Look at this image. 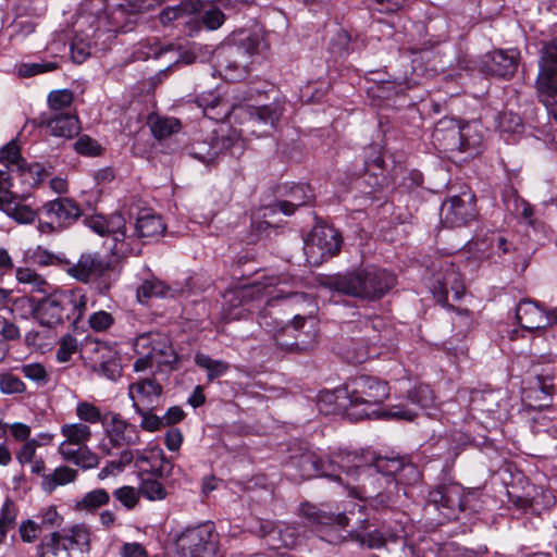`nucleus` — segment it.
I'll return each mask as SVG.
<instances>
[{
  "label": "nucleus",
  "instance_id": "0eeeda50",
  "mask_svg": "<svg viewBox=\"0 0 557 557\" xmlns=\"http://www.w3.org/2000/svg\"><path fill=\"white\" fill-rule=\"evenodd\" d=\"M467 497L457 483L441 484L429 493L424 505V516L430 524L438 525L458 518L465 511Z\"/></svg>",
  "mask_w": 557,
  "mask_h": 557
},
{
  "label": "nucleus",
  "instance_id": "6e6d98bb",
  "mask_svg": "<svg viewBox=\"0 0 557 557\" xmlns=\"http://www.w3.org/2000/svg\"><path fill=\"white\" fill-rule=\"evenodd\" d=\"M74 149L79 154L95 157L100 153L101 146L88 135H82L74 143Z\"/></svg>",
  "mask_w": 557,
  "mask_h": 557
},
{
  "label": "nucleus",
  "instance_id": "f257e3e1",
  "mask_svg": "<svg viewBox=\"0 0 557 557\" xmlns=\"http://www.w3.org/2000/svg\"><path fill=\"white\" fill-rule=\"evenodd\" d=\"M348 404L347 414L356 420L393 419L412 421L417 417L413 406L429 407L433 401L432 391L428 386H419L409 392V403L396 404L384 408L389 396L387 382L375 376L358 375L345 383Z\"/></svg>",
  "mask_w": 557,
  "mask_h": 557
},
{
  "label": "nucleus",
  "instance_id": "8fccbe9b",
  "mask_svg": "<svg viewBox=\"0 0 557 557\" xmlns=\"http://www.w3.org/2000/svg\"><path fill=\"white\" fill-rule=\"evenodd\" d=\"M139 491L149 500H161L166 496V490L163 484L154 479L144 480Z\"/></svg>",
  "mask_w": 557,
  "mask_h": 557
},
{
  "label": "nucleus",
  "instance_id": "6ab92c4d",
  "mask_svg": "<svg viewBox=\"0 0 557 557\" xmlns=\"http://www.w3.org/2000/svg\"><path fill=\"white\" fill-rule=\"evenodd\" d=\"M476 123H465L457 128L448 131L447 138L453 143H447L444 149L447 151H459L471 157L481 152L483 137Z\"/></svg>",
  "mask_w": 557,
  "mask_h": 557
},
{
  "label": "nucleus",
  "instance_id": "4d7b16f0",
  "mask_svg": "<svg viewBox=\"0 0 557 557\" xmlns=\"http://www.w3.org/2000/svg\"><path fill=\"white\" fill-rule=\"evenodd\" d=\"M41 532V525L34 520L27 519L21 522L18 534L24 543H33L37 540Z\"/></svg>",
  "mask_w": 557,
  "mask_h": 557
},
{
  "label": "nucleus",
  "instance_id": "9b49d317",
  "mask_svg": "<svg viewBox=\"0 0 557 557\" xmlns=\"http://www.w3.org/2000/svg\"><path fill=\"white\" fill-rule=\"evenodd\" d=\"M181 557H214L218 540L212 522L185 528L176 537Z\"/></svg>",
  "mask_w": 557,
  "mask_h": 557
},
{
  "label": "nucleus",
  "instance_id": "79ce46f5",
  "mask_svg": "<svg viewBox=\"0 0 557 557\" xmlns=\"http://www.w3.org/2000/svg\"><path fill=\"white\" fill-rule=\"evenodd\" d=\"M153 136L158 139L166 138L181 129V122L175 117L156 116L150 119Z\"/></svg>",
  "mask_w": 557,
  "mask_h": 557
},
{
  "label": "nucleus",
  "instance_id": "bb28decb",
  "mask_svg": "<svg viewBox=\"0 0 557 557\" xmlns=\"http://www.w3.org/2000/svg\"><path fill=\"white\" fill-rule=\"evenodd\" d=\"M64 441L58 446V453L63 456L65 450H75L87 446L91 438V429L88 424L82 422L65 423L60 429Z\"/></svg>",
  "mask_w": 557,
  "mask_h": 557
},
{
  "label": "nucleus",
  "instance_id": "680f3d73",
  "mask_svg": "<svg viewBox=\"0 0 557 557\" xmlns=\"http://www.w3.org/2000/svg\"><path fill=\"white\" fill-rule=\"evenodd\" d=\"M11 215L16 222L22 224H30L36 219V213L27 206H18L15 202L13 203V208L11 212H7Z\"/></svg>",
  "mask_w": 557,
  "mask_h": 557
},
{
  "label": "nucleus",
  "instance_id": "c756f323",
  "mask_svg": "<svg viewBox=\"0 0 557 557\" xmlns=\"http://www.w3.org/2000/svg\"><path fill=\"white\" fill-rule=\"evenodd\" d=\"M362 494L367 498H371L375 506L381 508H393L399 504V500L403 495H405V491L395 479L386 480V487L384 492H380L375 495L367 488V485H362Z\"/></svg>",
  "mask_w": 557,
  "mask_h": 557
},
{
  "label": "nucleus",
  "instance_id": "4be33fe9",
  "mask_svg": "<svg viewBox=\"0 0 557 557\" xmlns=\"http://www.w3.org/2000/svg\"><path fill=\"white\" fill-rule=\"evenodd\" d=\"M42 212L47 219L53 220L59 230H65L73 225L82 215V209L71 198L59 197L42 206Z\"/></svg>",
  "mask_w": 557,
  "mask_h": 557
},
{
  "label": "nucleus",
  "instance_id": "5fc2aeb1",
  "mask_svg": "<svg viewBox=\"0 0 557 557\" xmlns=\"http://www.w3.org/2000/svg\"><path fill=\"white\" fill-rule=\"evenodd\" d=\"M113 315L104 310L96 311L88 318V324L95 332H106L113 325Z\"/></svg>",
  "mask_w": 557,
  "mask_h": 557
},
{
  "label": "nucleus",
  "instance_id": "4468645a",
  "mask_svg": "<svg viewBox=\"0 0 557 557\" xmlns=\"http://www.w3.org/2000/svg\"><path fill=\"white\" fill-rule=\"evenodd\" d=\"M116 455H119L116 459L107 463L113 474L122 472L133 461L140 471L160 476L171 468V463L161 449H153L148 454L137 451L136 455L131 449H122Z\"/></svg>",
  "mask_w": 557,
  "mask_h": 557
},
{
  "label": "nucleus",
  "instance_id": "393cba45",
  "mask_svg": "<svg viewBox=\"0 0 557 557\" xmlns=\"http://www.w3.org/2000/svg\"><path fill=\"white\" fill-rule=\"evenodd\" d=\"M327 460L334 461L337 474L330 476L331 479L343 482L341 476L342 472H344L346 476L349 478L362 476L366 479L367 476V473L363 472V469L368 468V459L363 455L339 450L337 453H333L331 456H327Z\"/></svg>",
  "mask_w": 557,
  "mask_h": 557
},
{
  "label": "nucleus",
  "instance_id": "864d4df0",
  "mask_svg": "<svg viewBox=\"0 0 557 557\" xmlns=\"http://www.w3.org/2000/svg\"><path fill=\"white\" fill-rule=\"evenodd\" d=\"M0 391L3 394H23L26 392L25 383L12 373H5L0 376Z\"/></svg>",
  "mask_w": 557,
  "mask_h": 557
},
{
  "label": "nucleus",
  "instance_id": "f8f14e48",
  "mask_svg": "<svg viewBox=\"0 0 557 557\" xmlns=\"http://www.w3.org/2000/svg\"><path fill=\"white\" fill-rule=\"evenodd\" d=\"M103 431L104 434L99 442L98 449L104 456H114L121 448L140 443L137 426L115 412H109V419L103 421Z\"/></svg>",
  "mask_w": 557,
  "mask_h": 557
},
{
  "label": "nucleus",
  "instance_id": "f3484780",
  "mask_svg": "<svg viewBox=\"0 0 557 557\" xmlns=\"http://www.w3.org/2000/svg\"><path fill=\"white\" fill-rule=\"evenodd\" d=\"M306 319L295 315L290 325L283 327V337L276 336V345L287 351H307L317 343V330L313 324L307 331H301Z\"/></svg>",
  "mask_w": 557,
  "mask_h": 557
},
{
  "label": "nucleus",
  "instance_id": "69168bd1",
  "mask_svg": "<svg viewBox=\"0 0 557 557\" xmlns=\"http://www.w3.org/2000/svg\"><path fill=\"white\" fill-rule=\"evenodd\" d=\"M98 372L104 377L115 381L122 375V368L117 360L110 359L99 364Z\"/></svg>",
  "mask_w": 557,
  "mask_h": 557
},
{
  "label": "nucleus",
  "instance_id": "a878e982",
  "mask_svg": "<svg viewBox=\"0 0 557 557\" xmlns=\"http://www.w3.org/2000/svg\"><path fill=\"white\" fill-rule=\"evenodd\" d=\"M519 51L516 49L496 50L485 63L487 72L500 78H511L518 69Z\"/></svg>",
  "mask_w": 557,
  "mask_h": 557
},
{
  "label": "nucleus",
  "instance_id": "052dcab7",
  "mask_svg": "<svg viewBox=\"0 0 557 557\" xmlns=\"http://www.w3.org/2000/svg\"><path fill=\"white\" fill-rule=\"evenodd\" d=\"M37 442L28 440L23 443L20 449L16 451V460L21 466L30 463L36 457Z\"/></svg>",
  "mask_w": 557,
  "mask_h": 557
},
{
  "label": "nucleus",
  "instance_id": "bf43d9fd",
  "mask_svg": "<svg viewBox=\"0 0 557 557\" xmlns=\"http://www.w3.org/2000/svg\"><path fill=\"white\" fill-rule=\"evenodd\" d=\"M490 249L491 255H496L498 257H502L506 253L511 252L515 247L511 242H509L506 237L503 235H493L490 238Z\"/></svg>",
  "mask_w": 557,
  "mask_h": 557
},
{
  "label": "nucleus",
  "instance_id": "cd10ccee",
  "mask_svg": "<svg viewBox=\"0 0 557 557\" xmlns=\"http://www.w3.org/2000/svg\"><path fill=\"white\" fill-rule=\"evenodd\" d=\"M51 135L62 138H73L79 131L78 116L74 112L66 111L65 113H51L42 121Z\"/></svg>",
  "mask_w": 557,
  "mask_h": 557
},
{
  "label": "nucleus",
  "instance_id": "2f4dec72",
  "mask_svg": "<svg viewBox=\"0 0 557 557\" xmlns=\"http://www.w3.org/2000/svg\"><path fill=\"white\" fill-rule=\"evenodd\" d=\"M15 278L20 284L28 285L32 292L47 294L50 290V284L34 269L27 267L16 268Z\"/></svg>",
  "mask_w": 557,
  "mask_h": 557
},
{
  "label": "nucleus",
  "instance_id": "4c0bfd02",
  "mask_svg": "<svg viewBox=\"0 0 557 557\" xmlns=\"http://www.w3.org/2000/svg\"><path fill=\"white\" fill-rule=\"evenodd\" d=\"M17 512L15 503L7 497L0 508V545L4 543L8 532L15 527Z\"/></svg>",
  "mask_w": 557,
  "mask_h": 557
},
{
  "label": "nucleus",
  "instance_id": "a211bd4d",
  "mask_svg": "<svg viewBox=\"0 0 557 557\" xmlns=\"http://www.w3.org/2000/svg\"><path fill=\"white\" fill-rule=\"evenodd\" d=\"M465 292L466 286L459 270L453 262L445 261L432 287L434 298L441 306L451 308L448 305L449 293L453 294V299L459 300Z\"/></svg>",
  "mask_w": 557,
  "mask_h": 557
},
{
  "label": "nucleus",
  "instance_id": "13d9d810",
  "mask_svg": "<svg viewBox=\"0 0 557 557\" xmlns=\"http://www.w3.org/2000/svg\"><path fill=\"white\" fill-rule=\"evenodd\" d=\"M153 408H145L137 412L141 417L140 426L148 432H156L164 426L162 417L152 413Z\"/></svg>",
  "mask_w": 557,
  "mask_h": 557
},
{
  "label": "nucleus",
  "instance_id": "dca6fc26",
  "mask_svg": "<svg viewBox=\"0 0 557 557\" xmlns=\"http://www.w3.org/2000/svg\"><path fill=\"white\" fill-rule=\"evenodd\" d=\"M442 221L448 227H460L473 221L478 214L475 196L470 191L451 196L442 206Z\"/></svg>",
  "mask_w": 557,
  "mask_h": 557
},
{
  "label": "nucleus",
  "instance_id": "7ed1b4c3",
  "mask_svg": "<svg viewBox=\"0 0 557 557\" xmlns=\"http://www.w3.org/2000/svg\"><path fill=\"white\" fill-rule=\"evenodd\" d=\"M84 223L96 234L111 238V251L119 258L138 255L141 251L140 240L145 243L158 238L165 231L162 218L148 211L141 212L136 222L129 225L120 213L110 216L92 214L86 216Z\"/></svg>",
  "mask_w": 557,
  "mask_h": 557
},
{
  "label": "nucleus",
  "instance_id": "c85d7f7f",
  "mask_svg": "<svg viewBox=\"0 0 557 557\" xmlns=\"http://www.w3.org/2000/svg\"><path fill=\"white\" fill-rule=\"evenodd\" d=\"M289 199L278 201L273 207L267 208L262 216H269V213H274L276 209L286 215H290L295 212L296 208L305 206L313 198L312 190L305 185L298 184L290 188L288 194Z\"/></svg>",
  "mask_w": 557,
  "mask_h": 557
},
{
  "label": "nucleus",
  "instance_id": "1a4fd4ad",
  "mask_svg": "<svg viewBox=\"0 0 557 557\" xmlns=\"http://www.w3.org/2000/svg\"><path fill=\"white\" fill-rule=\"evenodd\" d=\"M65 273L83 284H92L100 294L107 293L114 283L110 263L97 252H84L75 263L69 259Z\"/></svg>",
  "mask_w": 557,
  "mask_h": 557
},
{
  "label": "nucleus",
  "instance_id": "412c9836",
  "mask_svg": "<svg viewBox=\"0 0 557 557\" xmlns=\"http://www.w3.org/2000/svg\"><path fill=\"white\" fill-rule=\"evenodd\" d=\"M163 388L154 377H143L128 386V397L136 412L145 408H156L162 396Z\"/></svg>",
  "mask_w": 557,
  "mask_h": 557
},
{
  "label": "nucleus",
  "instance_id": "20e7f679",
  "mask_svg": "<svg viewBox=\"0 0 557 557\" xmlns=\"http://www.w3.org/2000/svg\"><path fill=\"white\" fill-rule=\"evenodd\" d=\"M88 297L81 287L50 293L34 307L35 319L45 326H55L65 320L77 325L87 311Z\"/></svg>",
  "mask_w": 557,
  "mask_h": 557
},
{
  "label": "nucleus",
  "instance_id": "c03bdc74",
  "mask_svg": "<svg viewBox=\"0 0 557 557\" xmlns=\"http://www.w3.org/2000/svg\"><path fill=\"white\" fill-rule=\"evenodd\" d=\"M21 374L38 386H45L50 381L46 367L39 362L24 363L18 368Z\"/></svg>",
  "mask_w": 557,
  "mask_h": 557
},
{
  "label": "nucleus",
  "instance_id": "39448f33",
  "mask_svg": "<svg viewBox=\"0 0 557 557\" xmlns=\"http://www.w3.org/2000/svg\"><path fill=\"white\" fill-rule=\"evenodd\" d=\"M396 278L389 272L375 267H367L345 275L333 277L330 288L356 298L373 300L384 296Z\"/></svg>",
  "mask_w": 557,
  "mask_h": 557
},
{
  "label": "nucleus",
  "instance_id": "aec40b11",
  "mask_svg": "<svg viewBox=\"0 0 557 557\" xmlns=\"http://www.w3.org/2000/svg\"><path fill=\"white\" fill-rule=\"evenodd\" d=\"M516 318L523 330L534 332L557 324V309L546 311L534 301L521 300Z\"/></svg>",
  "mask_w": 557,
  "mask_h": 557
},
{
  "label": "nucleus",
  "instance_id": "09e8293b",
  "mask_svg": "<svg viewBox=\"0 0 557 557\" xmlns=\"http://www.w3.org/2000/svg\"><path fill=\"white\" fill-rule=\"evenodd\" d=\"M196 2H178V4L174 7L165 8L160 13V22L163 25L171 23L172 21H176L178 18L184 17L187 11L195 9Z\"/></svg>",
  "mask_w": 557,
  "mask_h": 557
},
{
  "label": "nucleus",
  "instance_id": "3c124183",
  "mask_svg": "<svg viewBox=\"0 0 557 557\" xmlns=\"http://www.w3.org/2000/svg\"><path fill=\"white\" fill-rule=\"evenodd\" d=\"M140 491L133 486H122L113 492V497L119 500L125 508L133 509L139 502Z\"/></svg>",
  "mask_w": 557,
  "mask_h": 557
},
{
  "label": "nucleus",
  "instance_id": "ea45409f",
  "mask_svg": "<svg viewBox=\"0 0 557 557\" xmlns=\"http://www.w3.org/2000/svg\"><path fill=\"white\" fill-rule=\"evenodd\" d=\"M194 360L199 368L207 371L209 381L224 375L230 368L227 362L212 359L210 356L202 352H197Z\"/></svg>",
  "mask_w": 557,
  "mask_h": 557
},
{
  "label": "nucleus",
  "instance_id": "58836bf2",
  "mask_svg": "<svg viewBox=\"0 0 557 557\" xmlns=\"http://www.w3.org/2000/svg\"><path fill=\"white\" fill-rule=\"evenodd\" d=\"M75 414L79 419V422L85 424L101 423L103 425V421L109 419V412L103 414L100 408L86 400H81L77 403Z\"/></svg>",
  "mask_w": 557,
  "mask_h": 557
},
{
  "label": "nucleus",
  "instance_id": "9d476101",
  "mask_svg": "<svg viewBox=\"0 0 557 557\" xmlns=\"http://www.w3.org/2000/svg\"><path fill=\"white\" fill-rule=\"evenodd\" d=\"M539 101L557 122V38L542 49L540 72L535 83Z\"/></svg>",
  "mask_w": 557,
  "mask_h": 557
},
{
  "label": "nucleus",
  "instance_id": "37998d69",
  "mask_svg": "<svg viewBox=\"0 0 557 557\" xmlns=\"http://www.w3.org/2000/svg\"><path fill=\"white\" fill-rule=\"evenodd\" d=\"M74 95L69 89L53 90L48 96V103L51 113H65L66 111L72 112V103Z\"/></svg>",
  "mask_w": 557,
  "mask_h": 557
},
{
  "label": "nucleus",
  "instance_id": "72a5a7b5",
  "mask_svg": "<svg viewBox=\"0 0 557 557\" xmlns=\"http://www.w3.org/2000/svg\"><path fill=\"white\" fill-rule=\"evenodd\" d=\"M77 476V471L66 467L61 466L54 469L51 474L42 475V488L46 492H53L58 486L65 485L71 482H74Z\"/></svg>",
  "mask_w": 557,
  "mask_h": 557
},
{
  "label": "nucleus",
  "instance_id": "6e6552de",
  "mask_svg": "<svg viewBox=\"0 0 557 557\" xmlns=\"http://www.w3.org/2000/svg\"><path fill=\"white\" fill-rule=\"evenodd\" d=\"M89 544L88 529L74 525L45 536L39 546V557H86Z\"/></svg>",
  "mask_w": 557,
  "mask_h": 557
},
{
  "label": "nucleus",
  "instance_id": "a19ab883",
  "mask_svg": "<svg viewBox=\"0 0 557 557\" xmlns=\"http://www.w3.org/2000/svg\"><path fill=\"white\" fill-rule=\"evenodd\" d=\"M170 294V287L157 277L145 280L137 287V297L140 301L150 299L152 297H166Z\"/></svg>",
  "mask_w": 557,
  "mask_h": 557
},
{
  "label": "nucleus",
  "instance_id": "c9c22d12",
  "mask_svg": "<svg viewBox=\"0 0 557 557\" xmlns=\"http://www.w3.org/2000/svg\"><path fill=\"white\" fill-rule=\"evenodd\" d=\"M201 22V24L209 30H215L220 28L223 23L225 22V14L222 10H220L216 7H209L208 9L203 10L201 13H199L196 16H191L186 24H198ZM196 28L198 29L199 26L196 25Z\"/></svg>",
  "mask_w": 557,
  "mask_h": 557
},
{
  "label": "nucleus",
  "instance_id": "f03ea898",
  "mask_svg": "<svg viewBox=\"0 0 557 557\" xmlns=\"http://www.w3.org/2000/svg\"><path fill=\"white\" fill-rule=\"evenodd\" d=\"M278 276L265 277L261 282H253L250 285L238 286L228 289L224 294V305L227 307L222 315L225 322L243 319L246 313H252L258 308L257 302L265 300V307L258 313V323L269 333L281 332L276 336L283 337V321L273 318L270 308H274L276 302L286 298L296 297L304 298L302 294L286 293L281 288H276L281 284Z\"/></svg>",
  "mask_w": 557,
  "mask_h": 557
},
{
  "label": "nucleus",
  "instance_id": "338daca9",
  "mask_svg": "<svg viewBox=\"0 0 557 557\" xmlns=\"http://www.w3.org/2000/svg\"><path fill=\"white\" fill-rule=\"evenodd\" d=\"M242 47L248 53V55H252L258 53L261 48L264 46V41L262 37L258 34H247L242 39Z\"/></svg>",
  "mask_w": 557,
  "mask_h": 557
},
{
  "label": "nucleus",
  "instance_id": "2eb2a0df",
  "mask_svg": "<svg viewBox=\"0 0 557 557\" xmlns=\"http://www.w3.org/2000/svg\"><path fill=\"white\" fill-rule=\"evenodd\" d=\"M284 108L278 101L260 107H242L234 113L246 119L247 131L253 134L265 135L274 128L283 115Z\"/></svg>",
  "mask_w": 557,
  "mask_h": 557
},
{
  "label": "nucleus",
  "instance_id": "0e129e2a",
  "mask_svg": "<svg viewBox=\"0 0 557 557\" xmlns=\"http://www.w3.org/2000/svg\"><path fill=\"white\" fill-rule=\"evenodd\" d=\"M21 337V331L18 326L9 321L8 319L0 315V338L2 341H17Z\"/></svg>",
  "mask_w": 557,
  "mask_h": 557
},
{
  "label": "nucleus",
  "instance_id": "e433bc0d",
  "mask_svg": "<svg viewBox=\"0 0 557 557\" xmlns=\"http://www.w3.org/2000/svg\"><path fill=\"white\" fill-rule=\"evenodd\" d=\"M61 457L86 470L98 467L100 462L98 455L91 451L87 446L75 448V450H65L64 455Z\"/></svg>",
  "mask_w": 557,
  "mask_h": 557
},
{
  "label": "nucleus",
  "instance_id": "603ef678",
  "mask_svg": "<svg viewBox=\"0 0 557 557\" xmlns=\"http://www.w3.org/2000/svg\"><path fill=\"white\" fill-rule=\"evenodd\" d=\"M59 67L57 62L23 63L18 66V75L32 77L37 74L52 72Z\"/></svg>",
  "mask_w": 557,
  "mask_h": 557
},
{
  "label": "nucleus",
  "instance_id": "49530a36",
  "mask_svg": "<svg viewBox=\"0 0 557 557\" xmlns=\"http://www.w3.org/2000/svg\"><path fill=\"white\" fill-rule=\"evenodd\" d=\"M240 52V48L232 49L230 51V59L225 61L224 70L225 76L231 81H238L246 76L247 62L236 59V54Z\"/></svg>",
  "mask_w": 557,
  "mask_h": 557
},
{
  "label": "nucleus",
  "instance_id": "423d86ee",
  "mask_svg": "<svg viewBox=\"0 0 557 557\" xmlns=\"http://www.w3.org/2000/svg\"><path fill=\"white\" fill-rule=\"evenodd\" d=\"M362 509L363 506L355 505L354 508L348 511L347 516L342 512L329 513L312 505L304 504L300 506L299 511L300 515L307 518L311 523L320 527H336L344 529L352 521V524L356 528L351 532L356 534V539L361 544L367 545L369 548L383 547L386 544L387 539L379 530L370 532L366 531L368 520L363 518Z\"/></svg>",
  "mask_w": 557,
  "mask_h": 557
},
{
  "label": "nucleus",
  "instance_id": "f704fd0d",
  "mask_svg": "<svg viewBox=\"0 0 557 557\" xmlns=\"http://www.w3.org/2000/svg\"><path fill=\"white\" fill-rule=\"evenodd\" d=\"M30 260L33 263L40 267H57L65 272L66 265L69 264V259L64 256V253H54L49 251L48 249L38 246L36 247L30 256Z\"/></svg>",
  "mask_w": 557,
  "mask_h": 557
},
{
  "label": "nucleus",
  "instance_id": "473e14b6",
  "mask_svg": "<svg viewBox=\"0 0 557 557\" xmlns=\"http://www.w3.org/2000/svg\"><path fill=\"white\" fill-rule=\"evenodd\" d=\"M109 502L110 494L104 488H95L76 500L75 509L78 511L95 512L99 508L108 505Z\"/></svg>",
  "mask_w": 557,
  "mask_h": 557
},
{
  "label": "nucleus",
  "instance_id": "ddd939ff",
  "mask_svg": "<svg viewBox=\"0 0 557 557\" xmlns=\"http://www.w3.org/2000/svg\"><path fill=\"white\" fill-rule=\"evenodd\" d=\"M342 238L331 226H315L305 239L304 252L310 265L318 267L339 252Z\"/></svg>",
  "mask_w": 557,
  "mask_h": 557
},
{
  "label": "nucleus",
  "instance_id": "774afa93",
  "mask_svg": "<svg viewBox=\"0 0 557 557\" xmlns=\"http://www.w3.org/2000/svg\"><path fill=\"white\" fill-rule=\"evenodd\" d=\"M121 557H148L146 548L137 543H124L120 549Z\"/></svg>",
  "mask_w": 557,
  "mask_h": 557
},
{
  "label": "nucleus",
  "instance_id": "a18cd8bd",
  "mask_svg": "<svg viewBox=\"0 0 557 557\" xmlns=\"http://www.w3.org/2000/svg\"><path fill=\"white\" fill-rule=\"evenodd\" d=\"M0 163L7 168L23 169L24 160L21 156L20 146L16 140H11L0 149Z\"/></svg>",
  "mask_w": 557,
  "mask_h": 557
},
{
  "label": "nucleus",
  "instance_id": "de8ad7c7",
  "mask_svg": "<svg viewBox=\"0 0 557 557\" xmlns=\"http://www.w3.org/2000/svg\"><path fill=\"white\" fill-rule=\"evenodd\" d=\"M78 350V341L72 334L63 335L59 343L58 349L55 352V358L58 362L64 363L71 360L72 356L76 354Z\"/></svg>",
  "mask_w": 557,
  "mask_h": 557
},
{
  "label": "nucleus",
  "instance_id": "5701e85b",
  "mask_svg": "<svg viewBox=\"0 0 557 557\" xmlns=\"http://www.w3.org/2000/svg\"><path fill=\"white\" fill-rule=\"evenodd\" d=\"M363 472L367 473L366 480H371V482L377 475H382L381 479L385 481L387 479H395L394 476L400 472L418 475L417 468L412 463H405L404 459L399 457L388 458L382 456L372 457L371 463L368 462V468L363 469Z\"/></svg>",
  "mask_w": 557,
  "mask_h": 557
},
{
  "label": "nucleus",
  "instance_id": "e2e57ef3",
  "mask_svg": "<svg viewBox=\"0 0 557 557\" xmlns=\"http://www.w3.org/2000/svg\"><path fill=\"white\" fill-rule=\"evenodd\" d=\"M165 354L162 348H152L147 354H139L140 357L134 363V370L136 372L145 371L153 366V361L157 355Z\"/></svg>",
  "mask_w": 557,
  "mask_h": 557
},
{
  "label": "nucleus",
  "instance_id": "7c9ffc66",
  "mask_svg": "<svg viewBox=\"0 0 557 557\" xmlns=\"http://www.w3.org/2000/svg\"><path fill=\"white\" fill-rule=\"evenodd\" d=\"M224 147L223 139L211 137L210 140L194 141L189 147V154L205 164H210L220 157Z\"/></svg>",
  "mask_w": 557,
  "mask_h": 557
},
{
  "label": "nucleus",
  "instance_id": "b1692460",
  "mask_svg": "<svg viewBox=\"0 0 557 557\" xmlns=\"http://www.w3.org/2000/svg\"><path fill=\"white\" fill-rule=\"evenodd\" d=\"M292 463L300 467V476L304 479L337 475L334 461L327 460V457L324 458L315 450H307L299 457H293Z\"/></svg>",
  "mask_w": 557,
  "mask_h": 557
}]
</instances>
